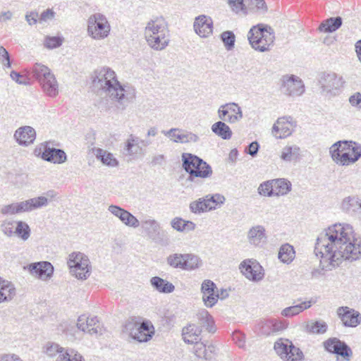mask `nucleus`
<instances>
[{
	"label": "nucleus",
	"mask_w": 361,
	"mask_h": 361,
	"mask_svg": "<svg viewBox=\"0 0 361 361\" xmlns=\"http://www.w3.org/2000/svg\"><path fill=\"white\" fill-rule=\"evenodd\" d=\"M55 13L51 9L44 11L39 16L38 20L39 23H46L54 18Z\"/></svg>",
	"instance_id": "nucleus-58"
},
{
	"label": "nucleus",
	"mask_w": 361,
	"mask_h": 361,
	"mask_svg": "<svg viewBox=\"0 0 361 361\" xmlns=\"http://www.w3.org/2000/svg\"><path fill=\"white\" fill-rule=\"evenodd\" d=\"M244 0H228V4L233 11L238 13L245 10Z\"/></svg>",
	"instance_id": "nucleus-57"
},
{
	"label": "nucleus",
	"mask_w": 361,
	"mask_h": 361,
	"mask_svg": "<svg viewBox=\"0 0 361 361\" xmlns=\"http://www.w3.org/2000/svg\"><path fill=\"white\" fill-rule=\"evenodd\" d=\"M247 39L254 49L265 52L273 45L275 37L271 27L259 24L250 30Z\"/></svg>",
	"instance_id": "nucleus-6"
},
{
	"label": "nucleus",
	"mask_w": 361,
	"mask_h": 361,
	"mask_svg": "<svg viewBox=\"0 0 361 361\" xmlns=\"http://www.w3.org/2000/svg\"><path fill=\"white\" fill-rule=\"evenodd\" d=\"M184 221L181 218L176 217L171 221V225L177 231L183 232L185 231Z\"/></svg>",
	"instance_id": "nucleus-59"
},
{
	"label": "nucleus",
	"mask_w": 361,
	"mask_h": 361,
	"mask_svg": "<svg viewBox=\"0 0 361 361\" xmlns=\"http://www.w3.org/2000/svg\"><path fill=\"white\" fill-rule=\"evenodd\" d=\"M292 345V342L288 340H279L275 343L274 350L281 358L285 360L287 358L288 350H289Z\"/></svg>",
	"instance_id": "nucleus-45"
},
{
	"label": "nucleus",
	"mask_w": 361,
	"mask_h": 361,
	"mask_svg": "<svg viewBox=\"0 0 361 361\" xmlns=\"http://www.w3.org/2000/svg\"><path fill=\"white\" fill-rule=\"evenodd\" d=\"M42 158L47 161L54 164H61L66 161V154L62 149L44 147Z\"/></svg>",
	"instance_id": "nucleus-30"
},
{
	"label": "nucleus",
	"mask_w": 361,
	"mask_h": 361,
	"mask_svg": "<svg viewBox=\"0 0 361 361\" xmlns=\"http://www.w3.org/2000/svg\"><path fill=\"white\" fill-rule=\"evenodd\" d=\"M225 121H219L212 126V132L224 140H229L232 136V131Z\"/></svg>",
	"instance_id": "nucleus-37"
},
{
	"label": "nucleus",
	"mask_w": 361,
	"mask_h": 361,
	"mask_svg": "<svg viewBox=\"0 0 361 361\" xmlns=\"http://www.w3.org/2000/svg\"><path fill=\"white\" fill-rule=\"evenodd\" d=\"M281 91L287 96L298 97L305 92V85L299 77L286 75L281 78Z\"/></svg>",
	"instance_id": "nucleus-13"
},
{
	"label": "nucleus",
	"mask_w": 361,
	"mask_h": 361,
	"mask_svg": "<svg viewBox=\"0 0 361 361\" xmlns=\"http://www.w3.org/2000/svg\"><path fill=\"white\" fill-rule=\"evenodd\" d=\"M201 264L200 259L192 254H185L184 270H192L200 267Z\"/></svg>",
	"instance_id": "nucleus-47"
},
{
	"label": "nucleus",
	"mask_w": 361,
	"mask_h": 361,
	"mask_svg": "<svg viewBox=\"0 0 361 361\" xmlns=\"http://www.w3.org/2000/svg\"><path fill=\"white\" fill-rule=\"evenodd\" d=\"M349 102L353 106H357L361 103V93L355 92L349 97Z\"/></svg>",
	"instance_id": "nucleus-63"
},
{
	"label": "nucleus",
	"mask_w": 361,
	"mask_h": 361,
	"mask_svg": "<svg viewBox=\"0 0 361 361\" xmlns=\"http://www.w3.org/2000/svg\"><path fill=\"white\" fill-rule=\"evenodd\" d=\"M342 22L339 16L328 18L320 25L319 30L325 32H333L342 25Z\"/></svg>",
	"instance_id": "nucleus-40"
},
{
	"label": "nucleus",
	"mask_w": 361,
	"mask_h": 361,
	"mask_svg": "<svg viewBox=\"0 0 361 361\" xmlns=\"http://www.w3.org/2000/svg\"><path fill=\"white\" fill-rule=\"evenodd\" d=\"M10 76L13 80H15L18 84L20 85H27L28 84L26 78L21 75L19 73L16 71H11Z\"/></svg>",
	"instance_id": "nucleus-60"
},
{
	"label": "nucleus",
	"mask_w": 361,
	"mask_h": 361,
	"mask_svg": "<svg viewBox=\"0 0 361 361\" xmlns=\"http://www.w3.org/2000/svg\"><path fill=\"white\" fill-rule=\"evenodd\" d=\"M202 299L206 306L212 307L219 298V294L216 284L211 280H204L201 286Z\"/></svg>",
	"instance_id": "nucleus-21"
},
{
	"label": "nucleus",
	"mask_w": 361,
	"mask_h": 361,
	"mask_svg": "<svg viewBox=\"0 0 361 361\" xmlns=\"http://www.w3.org/2000/svg\"><path fill=\"white\" fill-rule=\"evenodd\" d=\"M16 222L11 220H5L1 225V230L4 235L11 237L15 235Z\"/></svg>",
	"instance_id": "nucleus-52"
},
{
	"label": "nucleus",
	"mask_w": 361,
	"mask_h": 361,
	"mask_svg": "<svg viewBox=\"0 0 361 361\" xmlns=\"http://www.w3.org/2000/svg\"><path fill=\"white\" fill-rule=\"evenodd\" d=\"M185 254H171L166 258L167 264L173 268L184 269Z\"/></svg>",
	"instance_id": "nucleus-46"
},
{
	"label": "nucleus",
	"mask_w": 361,
	"mask_h": 361,
	"mask_svg": "<svg viewBox=\"0 0 361 361\" xmlns=\"http://www.w3.org/2000/svg\"><path fill=\"white\" fill-rule=\"evenodd\" d=\"M39 16L37 12L27 13L25 15V20L30 25H35L38 20Z\"/></svg>",
	"instance_id": "nucleus-61"
},
{
	"label": "nucleus",
	"mask_w": 361,
	"mask_h": 361,
	"mask_svg": "<svg viewBox=\"0 0 361 361\" xmlns=\"http://www.w3.org/2000/svg\"><path fill=\"white\" fill-rule=\"evenodd\" d=\"M151 285L159 292L170 293H172L175 287L174 286L159 276H154L150 279Z\"/></svg>",
	"instance_id": "nucleus-34"
},
{
	"label": "nucleus",
	"mask_w": 361,
	"mask_h": 361,
	"mask_svg": "<svg viewBox=\"0 0 361 361\" xmlns=\"http://www.w3.org/2000/svg\"><path fill=\"white\" fill-rule=\"evenodd\" d=\"M161 133L176 143L185 144L197 142L199 140L197 135L180 128H173L169 130H162Z\"/></svg>",
	"instance_id": "nucleus-18"
},
{
	"label": "nucleus",
	"mask_w": 361,
	"mask_h": 361,
	"mask_svg": "<svg viewBox=\"0 0 361 361\" xmlns=\"http://www.w3.org/2000/svg\"><path fill=\"white\" fill-rule=\"evenodd\" d=\"M233 340L239 347L242 348L245 345V336L240 332H236L233 336Z\"/></svg>",
	"instance_id": "nucleus-64"
},
{
	"label": "nucleus",
	"mask_w": 361,
	"mask_h": 361,
	"mask_svg": "<svg viewBox=\"0 0 361 361\" xmlns=\"http://www.w3.org/2000/svg\"><path fill=\"white\" fill-rule=\"evenodd\" d=\"M0 361H23V360L18 355L8 353L1 355Z\"/></svg>",
	"instance_id": "nucleus-62"
},
{
	"label": "nucleus",
	"mask_w": 361,
	"mask_h": 361,
	"mask_svg": "<svg viewBox=\"0 0 361 361\" xmlns=\"http://www.w3.org/2000/svg\"><path fill=\"white\" fill-rule=\"evenodd\" d=\"M123 332L133 341L145 343L152 338L155 334V329L152 323L149 320L141 322L136 318H130L124 324Z\"/></svg>",
	"instance_id": "nucleus-5"
},
{
	"label": "nucleus",
	"mask_w": 361,
	"mask_h": 361,
	"mask_svg": "<svg viewBox=\"0 0 361 361\" xmlns=\"http://www.w3.org/2000/svg\"><path fill=\"white\" fill-rule=\"evenodd\" d=\"M147 147L149 145V142L145 140H140L138 137L130 135L125 143L123 147V154L126 156H133L142 153V147L140 144Z\"/></svg>",
	"instance_id": "nucleus-25"
},
{
	"label": "nucleus",
	"mask_w": 361,
	"mask_h": 361,
	"mask_svg": "<svg viewBox=\"0 0 361 361\" xmlns=\"http://www.w3.org/2000/svg\"><path fill=\"white\" fill-rule=\"evenodd\" d=\"M327 324L324 321H316L311 322L307 326L308 332L317 334H323L327 331Z\"/></svg>",
	"instance_id": "nucleus-50"
},
{
	"label": "nucleus",
	"mask_w": 361,
	"mask_h": 361,
	"mask_svg": "<svg viewBox=\"0 0 361 361\" xmlns=\"http://www.w3.org/2000/svg\"><path fill=\"white\" fill-rule=\"evenodd\" d=\"M142 227L149 235L156 233L160 228L159 224L153 219L146 218L142 221Z\"/></svg>",
	"instance_id": "nucleus-48"
},
{
	"label": "nucleus",
	"mask_w": 361,
	"mask_h": 361,
	"mask_svg": "<svg viewBox=\"0 0 361 361\" xmlns=\"http://www.w3.org/2000/svg\"><path fill=\"white\" fill-rule=\"evenodd\" d=\"M243 274L249 280L259 281L264 277L262 267L255 259H245L240 264Z\"/></svg>",
	"instance_id": "nucleus-16"
},
{
	"label": "nucleus",
	"mask_w": 361,
	"mask_h": 361,
	"mask_svg": "<svg viewBox=\"0 0 361 361\" xmlns=\"http://www.w3.org/2000/svg\"><path fill=\"white\" fill-rule=\"evenodd\" d=\"M213 197L207 195L204 197L199 198L190 204V209L192 213L200 214L210 211L214 209V200Z\"/></svg>",
	"instance_id": "nucleus-28"
},
{
	"label": "nucleus",
	"mask_w": 361,
	"mask_h": 361,
	"mask_svg": "<svg viewBox=\"0 0 361 361\" xmlns=\"http://www.w3.org/2000/svg\"><path fill=\"white\" fill-rule=\"evenodd\" d=\"M303 357V354L302 351L298 348L295 347L293 345L290 347L289 350L287 353V358L285 359L286 361H302Z\"/></svg>",
	"instance_id": "nucleus-53"
},
{
	"label": "nucleus",
	"mask_w": 361,
	"mask_h": 361,
	"mask_svg": "<svg viewBox=\"0 0 361 361\" xmlns=\"http://www.w3.org/2000/svg\"><path fill=\"white\" fill-rule=\"evenodd\" d=\"M108 211L128 227L135 228L140 226V221L135 216L118 206L111 204L108 207Z\"/></svg>",
	"instance_id": "nucleus-22"
},
{
	"label": "nucleus",
	"mask_w": 361,
	"mask_h": 361,
	"mask_svg": "<svg viewBox=\"0 0 361 361\" xmlns=\"http://www.w3.org/2000/svg\"><path fill=\"white\" fill-rule=\"evenodd\" d=\"M314 252L321 257L322 269L331 270L343 260L354 261L361 257V240L355 238L351 225L336 224L319 233Z\"/></svg>",
	"instance_id": "nucleus-1"
},
{
	"label": "nucleus",
	"mask_w": 361,
	"mask_h": 361,
	"mask_svg": "<svg viewBox=\"0 0 361 361\" xmlns=\"http://www.w3.org/2000/svg\"><path fill=\"white\" fill-rule=\"evenodd\" d=\"M226 48L230 50L233 48L235 44V35L231 31H225L221 35Z\"/></svg>",
	"instance_id": "nucleus-55"
},
{
	"label": "nucleus",
	"mask_w": 361,
	"mask_h": 361,
	"mask_svg": "<svg viewBox=\"0 0 361 361\" xmlns=\"http://www.w3.org/2000/svg\"><path fill=\"white\" fill-rule=\"evenodd\" d=\"M16 294L14 285L8 281L0 279V303L11 301Z\"/></svg>",
	"instance_id": "nucleus-32"
},
{
	"label": "nucleus",
	"mask_w": 361,
	"mask_h": 361,
	"mask_svg": "<svg viewBox=\"0 0 361 361\" xmlns=\"http://www.w3.org/2000/svg\"><path fill=\"white\" fill-rule=\"evenodd\" d=\"M323 345L327 352L339 355L347 361H349L353 355L350 348L344 341L336 337L327 339L323 343Z\"/></svg>",
	"instance_id": "nucleus-14"
},
{
	"label": "nucleus",
	"mask_w": 361,
	"mask_h": 361,
	"mask_svg": "<svg viewBox=\"0 0 361 361\" xmlns=\"http://www.w3.org/2000/svg\"><path fill=\"white\" fill-rule=\"evenodd\" d=\"M248 242L255 246H262L266 242V231L263 226L257 225L250 228L247 232Z\"/></svg>",
	"instance_id": "nucleus-26"
},
{
	"label": "nucleus",
	"mask_w": 361,
	"mask_h": 361,
	"mask_svg": "<svg viewBox=\"0 0 361 361\" xmlns=\"http://www.w3.org/2000/svg\"><path fill=\"white\" fill-rule=\"evenodd\" d=\"M30 274L42 281L49 279L54 273V267L46 261L32 263L27 267Z\"/></svg>",
	"instance_id": "nucleus-20"
},
{
	"label": "nucleus",
	"mask_w": 361,
	"mask_h": 361,
	"mask_svg": "<svg viewBox=\"0 0 361 361\" xmlns=\"http://www.w3.org/2000/svg\"><path fill=\"white\" fill-rule=\"evenodd\" d=\"M329 153L336 164L352 165L361 157V145L352 140H340L331 146Z\"/></svg>",
	"instance_id": "nucleus-3"
},
{
	"label": "nucleus",
	"mask_w": 361,
	"mask_h": 361,
	"mask_svg": "<svg viewBox=\"0 0 361 361\" xmlns=\"http://www.w3.org/2000/svg\"><path fill=\"white\" fill-rule=\"evenodd\" d=\"M145 37L147 44L154 50L164 49L170 42L169 30L163 18H156L149 21L145 29Z\"/></svg>",
	"instance_id": "nucleus-4"
},
{
	"label": "nucleus",
	"mask_w": 361,
	"mask_h": 361,
	"mask_svg": "<svg viewBox=\"0 0 361 361\" xmlns=\"http://www.w3.org/2000/svg\"><path fill=\"white\" fill-rule=\"evenodd\" d=\"M343 210L361 215V199L356 195L345 197L341 203Z\"/></svg>",
	"instance_id": "nucleus-33"
},
{
	"label": "nucleus",
	"mask_w": 361,
	"mask_h": 361,
	"mask_svg": "<svg viewBox=\"0 0 361 361\" xmlns=\"http://www.w3.org/2000/svg\"><path fill=\"white\" fill-rule=\"evenodd\" d=\"M194 29L200 37H207L212 33V20L206 16H200L195 18Z\"/></svg>",
	"instance_id": "nucleus-24"
},
{
	"label": "nucleus",
	"mask_w": 361,
	"mask_h": 361,
	"mask_svg": "<svg viewBox=\"0 0 361 361\" xmlns=\"http://www.w3.org/2000/svg\"><path fill=\"white\" fill-rule=\"evenodd\" d=\"M274 196H283L287 195L292 188L291 183L285 178L273 179Z\"/></svg>",
	"instance_id": "nucleus-36"
},
{
	"label": "nucleus",
	"mask_w": 361,
	"mask_h": 361,
	"mask_svg": "<svg viewBox=\"0 0 361 361\" xmlns=\"http://www.w3.org/2000/svg\"><path fill=\"white\" fill-rule=\"evenodd\" d=\"M33 77L38 80L44 92L50 97H55L59 93V85L56 78L50 69L39 63L32 67Z\"/></svg>",
	"instance_id": "nucleus-8"
},
{
	"label": "nucleus",
	"mask_w": 361,
	"mask_h": 361,
	"mask_svg": "<svg viewBox=\"0 0 361 361\" xmlns=\"http://www.w3.org/2000/svg\"><path fill=\"white\" fill-rule=\"evenodd\" d=\"M312 306V301H305L300 304L288 307L282 310L281 314L286 317H291L295 316L305 310Z\"/></svg>",
	"instance_id": "nucleus-38"
},
{
	"label": "nucleus",
	"mask_w": 361,
	"mask_h": 361,
	"mask_svg": "<svg viewBox=\"0 0 361 361\" xmlns=\"http://www.w3.org/2000/svg\"><path fill=\"white\" fill-rule=\"evenodd\" d=\"M202 329L195 324H189L183 328L182 336L184 342L188 344H197L200 342Z\"/></svg>",
	"instance_id": "nucleus-27"
},
{
	"label": "nucleus",
	"mask_w": 361,
	"mask_h": 361,
	"mask_svg": "<svg viewBox=\"0 0 361 361\" xmlns=\"http://www.w3.org/2000/svg\"><path fill=\"white\" fill-rule=\"evenodd\" d=\"M218 116L223 121L235 123L243 118V113L238 104L228 103L220 106Z\"/></svg>",
	"instance_id": "nucleus-17"
},
{
	"label": "nucleus",
	"mask_w": 361,
	"mask_h": 361,
	"mask_svg": "<svg viewBox=\"0 0 361 361\" xmlns=\"http://www.w3.org/2000/svg\"><path fill=\"white\" fill-rule=\"evenodd\" d=\"M14 137L20 145L28 146L34 142L36 132L31 126H23L16 130Z\"/></svg>",
	"instance_id": "nucleus-23"
},
{
	"label": "nucleus",
	"mask_w": 361,
	"mask_h": 361,
	"mask_svg": "<svg viewBox=\"0 0 361 361\" xmlns=\"http://www.w3.org/2000/svg\"><path fill=\"white\" fill-rule=\"evenodd\" d=\"M62 43V37L47 36L44 41V46L49 49H52L60 47Z\"/></svg>",
	"instance_id": "nucleus-54"
},
{
	"label": "nucleus",
	"mask_w": 361,
	"mask_h": 361,
	"mask_svg": "<svg viewBox=\"0 0 361 361\" xmlns=\"http://www.w3.org/2000/svg\"><path fill=\"white\" fill-rule=\"evenodd\" d=\"M295 254L293 247L286 243L281 246L278 257L283 263L288 264L294 259Z\"/></svg>",
	"instance_id": "nucleus-39"
},
{
	"label": "nucleus",
	"mask_w": 361,
	"mask_h": 361,
	"mask_svg": "<svg viewBox=\"0 0 361 361\" xmlns=\"http://www.w3.org/2000/svg\"><path fill=\"white\" fill-rule=\"evenodd\" d=\"M30 228L29 226L23 221L16 222L15 234L23 240H26L30 237Z\"/></svg>",
	"instance_id": "nucleus-51"
},
{
	"label": "nucleus",
	"mask_w": 361,
	"mask_h": 361,
	"mask_svg": "<svg viewBox=\"0 0 361 361\" xmlns=\"http://www.w3.org/2000/svg\"><path fill=\"white\" fill-rule=\"evenodd\" d=\"M3 214L13 215L18 213L25 212L23 201L11 204L4 205L1 209Z\"/></svg>",
	"instance_id": "nucleus-44"
},
{
	"label": "nucleus",
	"mask_w": 361,
	"mask_h": 361,
	"mask_svg": "<svg viewBox=\"0 0 361 361\" xmlns=\"http://www.w3.org/2000/svg\"><path fill=\"white\" fill-rule=\"evenodd\" d=\"M300 149L295 145L286 146L283 148L281 159L286 161L296 160L300 155Z\"/></svg>",
	"instance_id": "nucleus-42"
},
{
	"label": "nucleus",
	"mask_w": 361,
	"mask_h": 361,
	"mask_svg": "<svg viewBox=\"0 0 361 361\" xmlns=\"http://www.w3.org/2000/svg\"><path fill=\"white\" fill-rule=\"evenodd\" d=\"M193 353L198 358L210 361L215 357L216 347L212 344L207 346L205 343L200 341L194 345Z\"/></svg>",
	"instance_id": "nucleus-29"
},
{
	"label": "nucleus",
	"mask_w": 361,
	"mask_h": 361,
	"mask_svg": "<svg viewBox=\"0 0 361 361\" xmlns=\"http://www.w3.org/2000/svg\"><path fill=\"white\" fill-rule=\"evenodd\" d=\"M79 322L81 324L86 323L87 327V333L90 335L97 334L99 333L98 326H95L98 322L97 317H86L85 315H81L79 317Z\"/></svg>",
	"instance_id": "nucleus-43"
},
{
	"label": "nucleus",
	"mask_w": 361,
	"mask_h": 361,
	"mask_svg": "<svg viewBox=\"0 0 361 361\" xmlns=\"http://www.w3.org/2000/svg\"><path fill=\"white\" fill-rule=\"evenodd\" d=\"M295 127V123L291 116L279 118L272 127V135L279 139L290 135Z\"/></svg>",
	"instance_id": "nucleus-15"
},
{
	"label": "nucleus",
	"mask_w": 361,
	"mask_h": 361,
	"mask_svg": "<svg viewBox=\"0 0 361 361\" xmlns=\"http://www.w3.org/2000/svg\"><path fill=\"white\" fill-rule=\"evenodd\" d=\"M68 264L72 274L78 279L85 280L90 276V261L83 253H71L68 257Z\"/></svg>",
	"instance_id": "nucleus-11"
},
{
	"label": "nucleus",
	"mask_w": 361,
	"mask_h": 361,
	"mask_svg": "<svg viewBox=\"0 0 361 361\" xmlns=\"http://www.w3.org/2000/svg\"><path fill=\"white\" fill-rule=\"evenodd\" d=\"M0 63L4 68H11V66L9 54L2 46L0 47Z\"/></svg>",
	"instance_id": "nucleus-56"
},
{
	"label": "nucleus",
	"mask_w": 361,
	"mask_h": 361,
	"mask_svg": "<svg viewBox=\"0 0 361 361\" xmlns=\"http://www.w3.org/2000/svg\"><path fill=\"white\" fill-rule=\"evenodd\" d=\"M111 26L105 16L94 13L90 16L87 21V33L94 39L102 40L110 33Z\"/></svg>",
	"instance_id": "nucleus-9"
},
{
	"label": "nucleus",
	"mask_w": 361,
	"mask_h": 361,
	"mask_svg": "<svg viewBox=\"0 0 361 361\" xmlns=\"http://www.w3.org/2000/svg\"><path fill=\"white\" fill-rule=\"evenodd\" d=\"M92 78L95 87L104 90L111 100L117 102L118 109H126L133 94L121 85L113 70L109 67L99 68L94 71Z\"/></svg>",
	"instance_id": "nucleus-2"
},
{
	"label": "nucleus",
	"mask_w": 361,
	"mask_h": 361,
	"mask_svg": "<svg viewBox=\"0 0 361 361\" xmlns=\"http://www.w3.org/2000/svg\"><path fill=\"white\" fill-rule=\"evenodd\" d=\"M336 312L345 326L356 327L361 324V314L354 309L347 306L340 307Z\"/></svg>",
	"instance_id": "nucleus-19"
},
{
	"label": "nucleus",
	"mask_w": 361,
	"mask_h": 361,
	"mask_svg": "<svg viewBox=\"0 0 361 361\" xmlns=\"http://www.w3.org/2000/svg\"><path fill=\"white\" fill-rule=\"evenodd\" d=\"M196 318L197 324L200 325L199 327L205 328L209 333L215 332L214 322L207 310L204 309L200 310L196 314Z\"/></svg>",
	"instance_id": "nucleus-31"
},
{
	"label": "nucleus",
	"mask_w": 361,
	"mask_h": 361,
	"mask_svg": "<svg viewBox=\"0 0 361 361\" xmlns=\"http://www.w3.org/2000/svg\"><path fill=\"white\" fill-rule=\"evenodd\" d=\"M182 167L190 176L193 178H207L212 175V167L202 159L191 153L184 152L181 155Z\"/></svg>",
	"instance_id": "nucleus-7"
},
{
	"label": "nucleus",
	"mask_w": 361,
	"mask_h": 361,
	"mask_svg": "<svg viewBox=\"0 0 361 361\" xmlns=\"http://www.w3.org/2000/svg\"><path fill=\"white\" fill-rule=\"evenodd\" d=\"M258 193L265 197L274 196V188L273 180H269L262 183L258 189Z\"/></svg>",
	"instance_id": "nucleus-49"
},
{
	"label": "nucleus",
	"mask_w": 361,
	"mask_h": 361,
	"mask_svg": "<svg viewBox=\"0 0 361 361\" xmlns=\"http://www.w3.org/2000/svg\"><path fill=\"white\" fill-rule=\"evenodd\" d=\"M95 156L97 159L100 160L102 164L111 167H115L118 165V160L114 157L111 152L97 148L95 149Z\"/></svg>",
	"instance_id": "nucleus-35"
},
{
	"label": "nucleus",
	"mask_w": 361,
	"mask_h": 361,
	"mask_svg": "<svg viewBox=\"0 0 361 361\" xmlns=\"http://www.w3.org/2000/svg\"><path fill=\"white\" fill-rule=\"evenodd\" d=\"M43 352L49 358H56V361H84L82 356L73 349H65L58 343L47 342Z\"/></svg>",
	"instance_id": "nucleus-10"
},
{
	"label": "nucleus",
	"mask_w": 361,
	"mask_h": 361,
	"mask_svg": "<svg viewBox=\"0 0 361 361\" xmlns=\"http://www.w3.org/2000/svg\"><path fill=\"white\" fill-rule=\"evenodd\" d=\"M322 93L328 97L338 95L345 84L342 76L335 73H324L319 80Z\"/></svg>",
	"instance_id": "nucleus-12"
},
{
	"label": "nucleus",
	"mask_w": 361,
	"mask_h": 361,
	"mask_svg": "<svg viewBox=\"0 0 361 361\" xmlns=\"http://www.w3.org/2000/svg\"><path fill=\"white\" fill-rule=\"evenodd\" d=\"M25 212L39 209L48 204L47 197L39 196L23 201Z\"/></svg>",
	"instance_id": "nucleus-41"
}]
</instances>
